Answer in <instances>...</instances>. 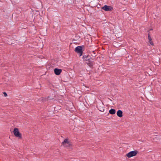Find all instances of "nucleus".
Segmentation results:
<instances>
[{
	"label": "nucleus",
	"mask_w": 161,
	"mask_h": 161,
	"mask_svg": "<svg viewBox=\"0 0 161 161\" xmlns=\"http://www.w3.org/2000/svg\"><path fill=\"white\" fill-rule=\"evenodd\" d=\"M102 8L105 11H111L113 9V8L112 7L107 5H105Z\"/></svg>",
	"instance_id": "5"
},
{
	"label": "nucleus",
	"mask_w": 161,
	"mask_h": 161,
	"mask_svg": "<svg viewBox=\"0 0 161 161\" xmlns=\"http://www.w3.org/2000/svg\"><path fill=\"white\" fill-rule=\"evenodd\" d=\"M138 152L137 150H134L131 151L126 154V156L128 158H131L133 156H136Z\"/></svg>",
	"instance_id": "4"
},
{
	"label": "nucleus",
	"mask_w": 161,
	"mask_h": 161,
	"mask_svg": "<svg viewBox=\"0 0 161 161\" xmlns=\"http://www.w3.org/2000/svg\"><path fill=\"white\" fill-rule=\"evenodd\" d=\"M82 46H79L76 47L75 49V52L78 53L80 56L82 55L83 51L82 50Z\"/></svg>",
	"instance_id": "3"
},
{
	"label": "nucleus",
	"mask_w": 161,
	"mask_h": 161,
	"mask_svg": "<svg viewBox=\"0 0 161 161\" xmlns=\"http://www.w3.org/2000/svg\"><path fill=\"white\" fill-rule=\"evenodd\" d=\"M13 133L14 136L16 137H18L19 139H22V134L19 132L18 128H14Z\"/></svg>",
	"instance_id": "2"
},
{
	"label": "nucleus",
	"mask_w": 161,
	"mask_h": 161,
	"mask_svg": "<svg viewBox=\"0 0 161 161\" xmlns=\"http://www.w3.org/2000/svg\"><path fill=\"white\" fill-rule=\"evenodd\" d=\"M115 110L114 109H111L109 111V113L112 114H114L115 113Z\"/></svg>",
	"instance_id": "11"
},
{
	"label": "nucleus",
	"mask_w": 161,
	"mask_h": 161,
	"mask_svg": "<svg viewBox=\"0 0 161 161\" xmlns=\"http://www.w3.org/2000/svg\"><path fill=\"white\" fill-rule=\"evenodd\" d=\"M85 58H86V59L87 58H88V56H83V58L84 59H85Z\"/></svg>",
	"instance_id": "14"
},
{
	"label": "nucleus",
	"mask_w": 161,
	"mask_h": 161,
	"mask_svg": "<svg viewBox=\"0 0 161 161\" xmlns=\"http://www.w3.org/2000/svg\"><path fill=\"white\" fill-rule=\"evenodd\" d=\"M62 145L64 147L68 149H72L73 145L72 143L69 141L68 138H66L62 143Z\"/></svg>",
	"instance_id": "1"
},
{
	"label": "nucleus",
	"mask_w": 161,
	"mask_h": 161,
	"mask_svg": "<svg viewBox=\"0 0 161 161\" xmlns=\"http://www.w3.org/2000/svg\"><path fill=\"white\" fill-rule=\"evenodd\" d=\"M123 112L122 111L120 110H119L117 111V116L119 117H121L123 116Z\"/></svg>",
	"instance_id": "9"
},
{
	"label": "nucleus",
	"mask_w": 161,
	"mask_h": 161,
	"mask_svg": "<svg viewBox=\"0 0 161 161\" xmlns=\"http://www.w3.org/2000/svg\"><path fill=\"white\" fill-rule=\"evenodd\" d=\"M147 32L148 33V39L149 40V42L151 45L153 46L154 43L152 41V38L150 36V34L149 31H147Z\"/></svg>",
	"instance_id": "7"
},
{
	"label": "nucleus",
	"mask_w": 161,
	"mask_h": 161,
	"mask_svg": "<svg viewBox=\"0 0 161 161\" xmlns=\"http://www.w3.org/2000/svg\"><path fill=\"white\" fill-rule=\"evenodd\" d=\"M95 51H92V52L95 54V53H94Z\"/></svg>",
	"instance_id": "15"
},
{
	"label": "nucleus",
	"mask_w": 161,
	"mask_h": 161,
	"mask_svg": "<svg viewBox=\"0 0 161 161\" xmlns=\"http://www.w3.org/2000/svg\"><path fill=\"white\" fill-rule=\"evenodd\" d=\"M103 107L104 106L103 104H100L97 106V108L100 111L103 112L104 111Z\"/></svg>",
	"instance_id": "8"
},
{
	"label": "nucleus",
	"mask_w": 161,
	"mask_h": 161,
	"mask_svg": "<svg viewBox=\"0 0 161 161\" xmlns=\"http://www.w3.org/2000/svg\"><path fill=\"white\" fill-rule=\"evenodd\" d=\"M62 69H61L55 68L54 69V73L57 75H59L62 72Z\"/></svg>",
	"instance_id": "6"
},
{
	"label": "nucleus",
	"mask_w": 161,
	"mask_h": 161,
	"mask_svg": "<svg viewBox=\"0 0 161 161\" xmlns=\"http://www.w3.org/2000/svg\"><path fill=\"white\" fill-rule=\"evenodd\" d=\"M150 30H152V29H150Z\"/></svg>",
	"instance_id": "16"
},
{
	"label": "nucleus",
	"mask_w": 161,
	"mask_h": 161,
	"mask_svg": "<svg viewBox=\"0 0 161 161\" xmlns=\"http://www.w3.org/2000/svg\"><path fill=\"white\" fill-rule=\"evenodd\" d=\"M42 101L43 102H45L46 101H47L48 100V98L47 97H46L44 98H42Z\"/></svg>",
	"instance_id": "12"
},
{
	"label": "nucleus",
	"mask_w": 161,
	"mask_h": 161,
	"mask_svg": "<svg viewBox=\"0 0 161 161\" xmlns=\"http://www.w3.org/2000/svg\"><path fill=\"white\" fill-rule=\"evenodd\" d=\"M86 61V63L90 67H91L92 65V63L90 62L89 59H86L85 60Z\"/></svg>",
	"instance_id": "10"
},
{
	"label": "nucleus",
	"mask_w": 161,
	"mask_h": 161,
	"mask_svg": "<svg viewBox=\"0 0 161 161\" xmlns=\"http://www.w3.org/2000/svg\"><path fill=\"white\" fill-rule=\"evenodd\" d=\"M4 94V97H7V94L5 92H4L3 93Z\"/></svg>",
	"instance_id": "13"
}]
</instances>
